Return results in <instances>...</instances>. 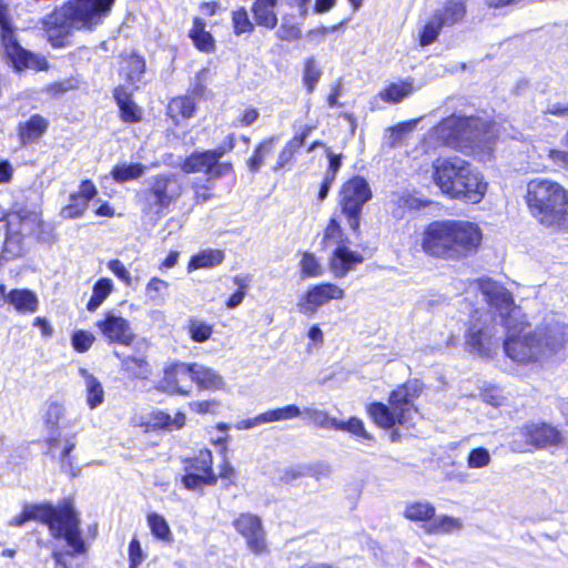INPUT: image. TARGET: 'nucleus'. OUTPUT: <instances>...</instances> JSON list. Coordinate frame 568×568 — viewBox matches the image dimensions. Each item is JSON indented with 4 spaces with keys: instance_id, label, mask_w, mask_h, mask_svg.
Listing matches in <instances>:
<instances>
[{
    "instance_id": "f257e3e1",
    "label": "nucleus",
    "mask_w": 568,
    "mask_h": 568,
    "mask_svg": "<svg viewBox=\"0 0 568 568\" xmlns=\"http://www.w3.org/2000/svg\"><path fill=\"white\" fill-rule=\"evenodd\" d=\"M478 287L489 306L498 312L500 326L507 329V337L504 342L506 355L520 364L545 359L535 332L520 331L519 334H516L520 311L516 307L510 292L490 278L479 280Z\"/></svg>"
},
{
    "instance_id": "f03ea898",
    "label": "nucleus",
    "mask_w": 568,
    "mask_h": 568,
    "mask_svg": "<svg viewBox=\"0 0 568 568\" xmlns=\"http://www.w3.org/2000/svg\"><path fill=\"white\" fill-rule=\"evenodd\" d=\"M483 232L478 224L466 220H437L422 232L420 246L425 254L458 262L477 253Z\"/></svg>"
},
{
    "instance_id": "7ed1b4c3",
    "label": "nucleus",
    "mask_w": 568,
    "mask_h": 568,
    "mask_svg": "<svg viewBox=\"0 0 568 568\" xmlns=\"http://www.w3.org/2000/svg\"><path fill=\"white\" fill-rule=\"evenodd\" d=\"M114 0H70L43 18V30L53 47H63L74 30H92L108 16Z\"/></svg>"
},
{
    "instance_id": "20e7f679",
    "label": "nucleus",
    "mask_w": 568,
    "mask_h": 568,
    "mask_svg": "<svg viewBox=\"0 0 568 568\" xmlns=\"http://www.w3.org/2000/svg\"><path fill=\"white\" fill-rule=\"evenodd\" d=\"M495 123L475 116H449L436 125L429 138L436 143L454 149H471L480 161L489 159L497 139Z\"/></svg>"
},
{
    "instance_id": "39448f33",
    "label": "nucleus",
    "mask_w": 568,
    "mask_h": 568,
    "mask_svg": "<svg viewBox=\"0 0 568 568\" xmlns=\"http://www.w3.org/2000/svg\"><path fill=\"white\" fill-rule=\"evenodd\" d=\"M43 420L47 430L48 454L59 462L62 473L72 477L77 476L79 467L74 457L71 456V452L77 445V433L67 432L75 426L77 417H71L63 405L52 402L45 409Z\"/></svg>"
},
{
    "instance_id": "423d86ee",
    "label": "nucleus",
    "mask_w": 568,
    "mask_h": 568,
    "mask_svg": "<svg viewBox=\"0 0 568 568\" xmlns=\"http://www.w3.org/2000/svg\"><path fill=\"white\" fill-rule=\"evenodd\" d=\"M38 520L45 524L55 538H63L71 549L68 552H53V568H68L69 557L85 551L79 528L80 519L69 500H64L58 506L38 505Z\"/></svg>"
},
{
    "instance_id": "0eeeda50",
    "label": "nucleus",
    "mask_w": 568,
    "mask_h": 568,
    "mask_svg": "<svg viewBox=\"0 0 568 568\" xmlns=\"http://www.w3.org/2000/svg\"><path fill=\"white\" fill-rule=\"evenodd\" d=\"M527 204L531 214L544 225H559L568 212V191L558 182L535 179L527 184Z\"/></svg>"
},
{
    "instance_id": "6e6552de",
    "label": "nucleus",
    "mask_w": 568,
    "mask_h": 568,
    "mask_svg": "<svg viewBox=\"0 0 568 568\" xmlns=\"http://www.w3.org/2000/svg\"><path fill=\"white\" fill-rule=\"evenodd\" d=\"M420 392L422 384L418 381L408 382L390 393L389 405L373 403L367 407V412L374 422L383 428H390L396 424L412 426L414 415L417 413L414 399Z\"/></svg>"
},
{
    "instance_id": "1a4fd4ad",
    "label": "nucleus",
    "mask_w": 568,
    "mask_h": 568,
    "mask_svg": "<svg viewBox=\"0 0 568 568\" xmlns=\"http://www.w3.org/2000/svg\"><path fill=\"white\" fill-rule=\"evenodd\" d=\"M234 145V135L230 134L226 142L214 150L193 152L181 164V170L185 173L203 172L210 179H219L233 170L230 162H221V159L232 151Z\"/></svg>"
},
{
    "instance_id": "9d476101",
    "label": "nucleus",
    "mask_w": 568,
    "mask_h": 568,
    "mask_svg": "<svg viewBox=\"0 0 568 568\" xmlns=\"http://www.w3.org/2000/svg\"><path fill=\"white\" fill-rule=\"evenodd\" d=\"M181 195L179 183L170 175L159 174L149 180V187L138 194L145 213H160Z\"/></svg>"
},
{
    "instance_id": "9b49d317",
    "label": "nucleus",
    "mask_w": 568,
    "mask_h": 568,
    "mask_svg": "<svg viewBox=\"0 0 568 568\" xmlns=\"http://www.w3.org/2000/svg\"><path fill=\"white\" fill-rule=\"evenodd\" d=\"M339 196L342 212L349 227L356 232L359 227L363 205L372 197L368 183L362 176H354L343 184Z\"/></svg>"
},
{
    "instance_id": "f8f14e48",
    "label": "nucleus",
    "mask_w": 568,
    "mask_h": 568,
    "mask_svg": "<svg viewBox=\"0 0 568 568\" xmlns=\"http://www.w3.org/2000/svg\"><path fill=\"white\" fill-rule=\"evenodd\" d=\"M514 435L520 437L511 442V449L517 453L529 450V447L545 448L557 445L562 439L560 432L546 423L526 424Z\"/></svg>"
},
{
    "instance_id": "ddd939ff",
    "label": "nucleus",
    "mask_w": 568,
    "mask_h": 568,
    "mask_svg": "<svg viewBox=\"0 0 568 568\" xmlns=\"http://www.w3.org/2000/svg\"><path fill=\"white\" fill-rule=\"evenodd\" d=\"M494 324H486L479 318H475L467 332L466 344L471 352L481 356H490L498 347L499 337L497 336V326L500 325V317L496 312Z\"/></svg>"
},
{
    "instance_id": "4468645a",
    "label": "nucleus",
    "mask_w": 568,
    "mask_h": 568,
    "mask_svg": "<svg viewBox=\"0 0 568 568\" xmlns=\"http://www.w3.org/2000/svg\"><path fill=\"white\" fill-rule=\"evenodd\" d=\"M534 332L545 359L561 352L568 343V325L555 316L546 318Z\"/></svg>"
},
{
    "instance_id": "2eb2a0df",
    "label": "nucleus",
    "mask_w": 568,
    "mask_h": 568,
    "mask_svg": "<svg viewBox=\"0 0 568 568\" xmlns=\"http://www.w3.org/2000/svg\"><path fill=\"white\" fill-rule=\"evenodd\" d=\"M471 164L454 156L437 159L433 163V180L445 195H449L469 171Z\"/></svg>"
},
{
    "instance_id": "dca6fc26",
    "label": "nucleus",
    "mask_w": 568,
    "mask_h": 568,
    "mask_svg": "<svg viewBox=\"0 0 568 568\" xmlns=\"http://www.w3.org/2000/svg\"><path fill=\"white\" fill-rule=\"evenodd\" d=\"M8 12V6L0 0V30L4 53L13 67L20 70L27 67L31 53L24 50L16 40Z\"/></svg>"
},
{
    "instance_id": "f3484780",
    "label": "nucleus",
    "mask_w": 568,
    "mask_h": 568,
    "mask_svg": "<svg viewBox=\"0 0 568 568\" xmlns=\"http://www.w3.org/2000/svg\"><path fill=\"white\" fill-rule=\"evenodd\" d=\"M8 12V6L0 0V30L4 53L13 67L20 70L27 67L31 53L24 50L16 40Z\"/></svg>"
},
{
    "instance_id": "a211bd4d",
    "label": "nucleus",
    "mask_w": 568,
    "mask_h": 568,
    "mask_svg": "<svg viewBox=\"0 0 568 568\" xmlns=\"http://www.w3.org/2000/svg\"><path fill=\"white\" fill-rule=\"evenodd\" d=\"M345 292L339 286L332 283H322L308 288L305 295L297 303L298 311L313 316L324 305L332 300H342Z\"/></svg>"
},
{
    "instance_id": "6ab92c4d",
    "label": "nucleus",
    "mask_w": 568,
    "mask_h": 568,
    "mask_svg": "<svg viewBox=\"0 0 568 568\" xmlns=\"http://www.w3.org/2000/svg\"><path fill=\"white\" fill-rule=\"evenodd\" d=\"M236 531L246 540L247 548L255 555L267 551L265 531L261 519L250 513L241 514L234 521Z\"/></svg>"
},
{
    "instance_id": "aec40b11",
    "label": "nucleus",
    "mask_w": 568,
    "mask_h": 568,
    "mask_svg": "<svg viewBox=\"0 0 568 568\" xmlns=\"http://www.w3.org/2000/svg\"><path fill=\"white\" fill-rule=\"evenodd\" d=\"M466 173L464 179L457 182L456 189L448 196L466 203L477 204L484 199L488 184L483 174L473 165Z\"/></svg>"
},
{
    "instance_id": "412c9836",
    "label": "nucleus",
    "mask_w": 568,
    "mask_h": 568,
    "mask_svg": "<svg viewBox=\"0 0 568 568\" xmlns=\"http://www.w3.org/2000/svg\"><path fill=\"white\" fill-rule=\"evenodd\" d=\"M97 326L110 343L130 345L135 337L130 323L113 311L105 313Z\"/></svg>"
},
{
    "instance_id": "4be33fe9",
    "label": "nucleus",
    "mask_w": 568,
    "mask_h": 568,
    "mask_svg": "<svg viewBox=\"0 0 568 568\" xmlns=\"http://www.w3.org/2000/svg\"><path fill=\"white\" fill-rule=\"evenodd\" d=\"M95 185L90 180H84L79 185L78 192L71 193L69 203L61 209L64 219H77L83 215L89 202L97 195Z\"/></svg>"
},
{
    "instance_id": "5701e85b",
    "label": "nucleus",
    "mask_w": 568,
    "mask_h": 568,
    "mask_svg": "<svg viewBox=\"0 0 568 568\" xmlns=\"http://www.w3.org/2000/svg\"><path fill=\"white\" fill-rule=\"evenodd\" d=\"M186 377L190 378V364H173L165 368L163 379L159 385V389L169 394L190 395L191 387L185 388L182 385L183 379Z\"/></svg>"
},
{
    "instance_id": "b1692460",
    "label": "nucleus",
    "mask_w": 568,
    "mask_h": 568,
    "mask_svg": "<svg viewBox=\"0 0 568 568\" xmlns=\"http://www.w3.org/2000/svg\"><path fill=\"white\" fill-rule=\"evenodd\" d=\"M190 379L200 389L215 392L225 387L224 378L217 371L199 363L190 364Z\"/></svg>"
},
{
    "instance_id": "393cba45",
    "label": "nucleus",
    "mask_w": 568,
    "mask_h": 568,
    "mask_svg": "<svg viewBox=\"0 0 568 568\" xmlns=\"http://www.w3.org/2000/svg\"><path fill=\"white\" fill-rule=\"evenodd\" d=\"M363 261L362 254L352 251L345 245H339L334 250L329 258V268L336 277H344L356 265L363 263Z\"/></svg>"
},
{
    "instance_id": "a878e982",
    "label": "nucleus",
    "mask_w": 568,
    "mask_h": 568,
    "mask_svg": "<svg viewBox=\"0 0 568 568\" xmlns=\"http://www.w3.org/2000/svg\"><path fill=\"white\" fill-rule=\"evenodd\" d=\"M185 414L181 412H178L174 414V416H171L162 410H156L146 416L143 425L145 426L146 430H173L182 428L185 424Z\"/></svg>"
},
{
    "instance_id": "bb28decb",
    "label": "nucleus",
    "mask_w": 568,
    "mask_h": 568,
    "mask_svg": "<svg viewBox=\"0 0 568 568\" xmlns=\"http://www.w3.org/2000/svg\"><path fill=\"white\" fill-rule=\"evenodd\" d=\"M416 91L414 81L409 78L392 82L378 93V98L386 103L396 104L410 97Z\"/></svg>"
},
{
    "instance_id": "cd10ccee",
    "label": "nucleus",
    "mask_w": 568,
    "mask_h": 568,
    "mask_svg": "<svg viewBox=\"0 0 568 568\" xmlns=\"http://www.w3.org/2000/svg\"><path fill=\"white\" fill-rule=\"evenodd\" d=\"M313 130L312 125H305L300 134H295L282 149V151L278 154V159L276 162V165L274 170H278L284 168L286 164H288L296 151L304 144L306 138L311 134Z\"/></svg>"
},
{
    "instance_id": "c85d7f7f",
    "label": "nucleus",
    "mask_w": 568,
    "mask_h": 568,
    "mask_svg": "<svg viewBox=\"0 0 568 568\" xmlns=\"http://www.w3.org/2000/svg\"><path fill=\"white\" fill-rule=\"evenodd\" d=\"M466 9L462 0H445L433 14L440 19L445 26H452L460 21L465 16Z\"/></svg>"
},
{
    "instance_id": "c756f323",
    "label": "nucleus",
    "mask_w": 568,
    "mask_h": 568,
    "mask_svg": "<svg viewBox=\"0 0 568 568\" xmlns=\"http://www.w3.org/2000/svg\"><path fill=\"white\" fill-rule=\"evenodd\" d=\"M144 71L145 61L141 55L133 51L122 55L121 72L128 81L131 83L140 81Z\"/></svg>"
},
{
    "instance_id": "7c9ffc66",
    "label": "nucleus",
    "mask_w": 568,
    "mask_h": 568,
    "mask_svg": "<svg viewBox=\"0 0 568 568\" xmlns=\"http://www.w3.org/2000/svg\"><path fill=\"white\" fill-rule=\"evenodd\" d=\"M81 376L84 378V387L87 393V404L91 409L99 407L104 400V389L102 384L95 376L87 369H80Z\"/></svg>"
},
{
    "instance_id": "2f4dec72",
    "label": "nucleus",
    "mask_w": 568,
    "mask_h": 568,
    "mask_svg": "<svg viewBox=\"0 0 568 568\" xmlns=\"http://www.w3.org/2000/svg\"><path fill=\"white\" fill-rule=\"evenodd\" d=\"M275 6L276 0H256L253 6L256 23L268 29L275 28L277 23V17L274 11Z\"/></svg>"
},
{
    "instance_id": "473e14b6",
    "label": "nucleus",
    "mask_w": 568,
    "mask_h": 568,
    "mask_svg": "<svg viewBox=\"0 0 568 568\" xmlns=\"http://www.w3.org/2000/svg\"><path fill=\"white\" fill-rule=\"evenodd\" d=\"M464 524L459 518L440 515L433 517V520L426 527V532L435 535L453 534L462 530Z\"/></svg>"
},
{
    "instance_id": "72a5a7b5",
    "label": "nucleus",
    "mask_w": 568,
    "mask_h": 568,
    "mask_svg": "<svg viewBox=\"0 0 568 568\" xmlns=\"http://www.w3.org/2000/svg\"><path fill=\"white\" fill-rule=\"evenodd\" d=\"M145 165L141 163H119L112 171L111 175L118 183H125L132 180H138L145 172Z\"/></svg>"
},
{
    "instance_id": "f704fd0d",
    "label": "nucleus",
    "mask_w": 568,
    "mask_h": 568,
    "mask_svg": "<svg viewBox=\"0 0 568 568\" xmlns=\"http://www.w3.org/2000/svg\"><path fill=\"white\" fill-rule=\"evenodd\" d=\"M195 102L191 97H178L168 105V114L178 122L179 119H189L194 114Z\"/></svg>"
},
{
    "instance_id": "c9c22d12",
    "label": "nucleus",
    "mask_w": 568,
    "mask_h": 568,
    "mask_svg": "<svg viewBox=\"0 0 568 568\" xmlns=\"http://www.w3.org/2000/svg\"><path fill=\"white\" fill-rule=\"evenodd\" d=\"M116 356L121 358L123 371L129 373L135 378H148L151 373V367L143 356H124L121 357L119 353Z\"/></svg>"
},
{
    "instance_id": "e433bc0d",
    "label": "nucleus",
    "mask_w": 568,
    "mask_h": 568,
    "mask_svg": "<svg viewBox=\"0 0 568 568\" xmlns=\"http://www.w3.org/2000/svg\"><path fill=\"white\" fill-rule=\"evenodd\" d=\"M7 300L20 313L36 310V295L30 290H12L7 295Z\"/></svg>"
},
{
    "instance_id": "4c0bfd02",
    "label": "nucleus",
    "mask_w": 568,
    "mask_h": 568,
    "mask_svg": "<svg viewBox=\"0 0 568 568\" xmlns=\"http://www.w3.org/2000/svg\"><path fill=\"white\" fill-rule=\"evenodd\" d=\"M190 38L193 40L195 47L203 52H211L214 49L213 37L205 31V24L199 18H195L193 21Z\"/></svg>"
},
{
    "instance_id": "58836bf2",
    "label": "nucleus",
    "mask_w": 568,
    "mask_h": 568,
    "mask_svg": "<svg viewBox=\"0 0 568 568\" xmlns=\"http://www.w3.org/2000/svg\"><path fill=\"white\" fill-rule=\"evenodd\" d=\"M435 516V507L429 501H415L406 505L404 517L412 521H426Z\"/></svg>"
},
{
    "instance_id": "ea45409f",
    "label": "nucleus",
    "mask_w": 568,
    "mask_h": 568,
    "mask_svg": "<svg viewBox=\"0 0 568 568\" xmlns=\"http://www.w3.org/2000/svg\"><path fill=\"white\" fill-rule=\"evenodd\" d=\"M114 285L112 280L103 277L100 278L93 286L92 296L88 302L87 308L93 312L106 300L113 291Z\"/></svg>"
},
{
    "instance_id": "a19ab883",
    "label": "nucleus",
    "mask_w": 568,
    "mask_h": 568,
    "mask_svg": "<svg viewBox=\"0 0 568 568\" xmlns=\"http://www.w3.org/2000/svg\"><path fill=\"white\" fill-rule=\"evenodd\" d=\"M224 260V253L220 250H206L194 255L190 263L189 270H197L202 267H213L220 265Z\"/></svg>"
},
{
    "instance_id": "79ce46f5",
    "label": "nucleus",
    "mask_w": 568,
    "mask_h": 568,
    "mask_svg": "<svg viewBox=\"0 0 568 568\" xmlns=\"http://www.w3.org/2000/svg\"><path fill=\"white\" fill-rule=\"evenodd\" d=\"M443 27L445 24L442 23L440 19L432 13L419 31V44L426 47L435 42Z\"/></svg>"
},
{
    "instance_id": "37998d69",
    "label": "nucleus",
    "mask_w": 568,
    "mask_h": 568,
    "mask_svg": "<svg viewBox=\"0 0 568 568\" xmlns=\"http://www.w3.org/2000/svg\"><path fill=\"white\" fill-rule=\"evenodd\" d=\"M115 100L120 108L121 119L125 122H138L141 119V111L138 105L120 90L115 91Z\"/></svg>"
},
{
    "instance_id": "c03bdc74",
    "label": "nucleus",
    "mask_w": 568,
    "mask_h": 568,
    "mask_svg": "<svg viewBox=\"0 0 568 568\" xmlns=\"http://www.w3.org/2000/svg\"><path fill=\"white\" fill-rule=\"evenodd\" d=\"M302 410L296 405H287L281 408L262 413V420L266 423L288 420L298 417Z\"/></svg>"
},
{
    "instance_id": "a18cd8bd",
    "label": "nucleus",
    "mask_w": 568,
    "mask_h": 568,
    "mask_svg": "<svg viewBox=\"0 0 568 568\" xmlns=\"http://www.w3.org/2000/svg\"><path fill=\"white\" fill-rule=\"evenodd\" d=\"M148 525L154 537L164 541L171 540L172 532L164 517L155 513L149 514Z\"/></svg>"
},
{
    "instance_id": "49530a36",
    "label": "nucleus",
    "mask_w": 568,
    "mask_h": 568,
    "mask_svg": "<svg viewBox=\"0 0 568 568\" xmlns=\"http://www.w3.org/2000/svg\"><path fill=\"white\" fill-rule=\"evenodd\" d=\"M274 144L275 138H271L257 145L253 156L247 162L251 171L256 172L260 170V168L264 164L265 158L273 151Z\"/></svg>"
},
{
    "instance_id": "de8ad7c7",
    "label": "nucleus",
    "mask_w": 568,
    "mask_h": 568,
    "mask_svg": "<svg viewBox=\"0 0 568 568\" xmlns=\"http://www.w3.org/2000/svg\"><path fill=\"white\" fill-rule=\"evenodd\" d=\"M187 332L194 342L203 343L211 337L213 327L212 325L197 318H190L187 324Z\"/></svg>"
},
{
    "instance_id": "09e8293b",
    "label": "nucleus",
    "mask_w": 568,
    "mask_h": 568,
    "mask_svg": "<svg viewBox=\"0 0 568 568\" xmlns=\"http://www.w3.org/2000/svg\"><path fill=\"white\" fill-rule=\"evenodd\" d=\"M302 414H305L311 422L322 428L336 429V427L339 426L337 425V419L329 416L325 410L306 407L304 410H302Z\"/></svg>"
},
{
    "instance_id": "8fccbe9b",
    "label": "nucleus",
    "mask_w": 568,
    "mask_h": 568,
    "mask_svg": "<svg viewBox=\"0 0 568 568\" xmlns=\"http://www.w3.org/2000/svg\"><path fill=\"white\" fill-rule=\"evenodd\" d=\"M491 463V455L485 447L471 448L467 455L466 464L470 469L486 468Z\"/></svg>"
},
{
    "instance_id": "3c124183",
    "label": "nucleus",
    "mask_w": 568,
    "mask_h": 568,
    "mask_svg": "<svg viewBox=\"0 0 568 568\" xmlns=\"http://www.w3.org/2000/svg\"><path fill=\"white\" fill-rule=\"evenodd\" d=\"M168 288L169 283L166 281L152 277L146 284L145 295L150 301L161 304L165 300Z\"/></svg>"
},
{
    "instance_id": "603ef678",
    "label": "nucleus",
    "mask_w": 568,
    "mask_h": 568,
    "mask_svg": "<svg viewBox=\"0 0 568 568\" xmlns=\"http://www.w3.org/2000/svg\"><path fill=\"white\" fill-rule=\"evenodd\" d=\"M322 71L317 67V63L314 58H308L304 62L303 70V83L307 88L308 92H312L317 82L321 79Z\"/></svg>"
},
{
    "instance_id": "864d4df0",
    "label": "nucleus",
    "mask_w": 568,
    "mask_h": 568,
    "mask_svg": "<svg viewBox=\"0 0 568 568\" xmlns=\"http://www.w3.org/2000/svg\"><path fill=\"white\" fill-rule=\"evenodd\" d=\"M213 458L209 449L199 452V455L190 466L192 473H200L201 475H215L212 468Z\"/></svg>"
},
{
    "instance_id": "5fc2aeb1",
    "label": "nucleus",
    "mask_w": 568,
    "mask_h": 568,
    "mask_svg": "<svg viewBox=\"0 0 568 568\" xmlns=\"http://www.w3.org/2000/svg\"><path fill=\"white\" fill-rule=\"evenodd\" d=\"M217 481L216 475H201L200 473L189 471L182 477V483L186 489H196L202 485H215Z\"/></svg>"
},
{
    "instance_id": "6e6d98bb",
    "label": "nucleus",
    "mask_w": 568,
    "mask_h": 568,
    "mask_svg": "<svg viewBox=\"0 0 568 568\" xmlns=\"http://www.w3.org/2000/svg\"><path fill=\"white\" fill-rule=\"evenodd\" d=\"M344 242V233L339 225V223L336 221V219L332 217L324 231L323 235V243L324 245H343Z\"/></svg>"
},
{
    "instance_id": "4d7b16f0",
    "label": "nucleus",
    "mask_w": 568,
    "mask_h": 568,
    "mask_svg": "<svg viewBox=\"0 0 568 568\" xmlns=\"http://www.w3.org/2000/svg\"><path fill=\"white\" fill-rule=\"evenodd\" d=\"M301 272L304 276L316 277L323 272L322 265L314 254L305 252L300 262Z\"/></svg>"
},
{
    "instance_id": "13d9d810",
    "label": "nucleus",
    "mask_w": 568,
    "mask_h": 568,
    "mask_svg": "<svg viewBox=\"0 0 568 568\" xmlns=\"http://www.w3.org/2000/svg\"><path fill=\"white\" fill-rule=\"evenodd\" d=\"M337 425L339 426L336 427V430H345L364 439L372 438L366 432L363 422L356 417H352L347 422L337 420Z\"/></svg>"
},
{
    "instance_id": "bf43d9fd",
    "label": "nucleus",
    "mask_w": 568,
    "mask_h": 568,
    "mask_svg": "<svg viewBox=\"0 0 568 568\" xmlns=\"http://www.w3.org/2000/svg\"><path fill=\"white\" fill-rule=\"evenodd\" d=\"M93 342V334L83 329L75 331L71 337L73 348L80 353L87 352L92 346Z\"/></svg>"
},
{
    "instance_id": "052dcab7",
    "label": "nucleus",
    "mask_w": 568,
    "mask_h": 568,
    "mask_svg": "<svg viewBox=\"0 0 568 568\" xmlns=\"http://www.w3.org/2000/svg\"><path fill=\"white\" fill-rule=\"evenodd\" d=\"M233 27L234 32L236 34H242L245 32H251L253 30V24L248 19L247 11L244 8H240L233 12Z\"/></svg>"
},
{
    "instance_id": "680f3d73",
    "label": "nucleus",
    "mask_w": 568,
    "mask_h": 568,
    "mask_svg": "<svg viewBox=\"0 0 568 568\" xmlns=\"http://www.w3.org/2000/svg\"><path fill=\"white\" fill-rule=\"evenodd\" d=\"M190 409L197 414H216L220 408L217 399L194 400L189 404Z\"/></svg>"
},
{
    "instance_id": "e2e57ef3",
    "label": "nucleus",
    "mask_w": 568,
    "mask_h": 568,
    "mask_svg": "<svg viewBox=\"0 0 568 568\" xmlns=\"http://www.w3.org/2000/svg\"><path fill=\"white\" fill-rule=\"evenodd\" d=\"M108 267L125 285L130 286L132 284L131 273L121 261L111 260L108 263Z\"/></svg>"
},
{
    "instance_id": "0e129e2a",
    "label": "nucleus",
    "mask_w": 568,
    "mask_h": 568,
    "mask_svg": "<svg viewBox=\"0 0 568 568\" xmlns=\"http://www.w3.org/2000/svg\"><path fill=\"white\" fill-rule=\"evenodd\" d=\"M483 402L494 407H500L505 404L506 397L497 387L487 388L481 393Z\"/></svg>"
},
{
    "instance_id": "69168bd1",
    "label": "nucleus",
    "mask_w": 568,
    "mask_h": 568,
    "mask_svg": "<svg viewBox=\"0 0 568 568\" xmlns=\"http://www.w3.org/2000/svg\"><path fill=\"white\" fill-rule=\"evenodd\" d=\"M129 559L130 568H138L144 559L140 541L135 538H133L129 545Z\"/></svg>"
},
{
    "instance_id": "338daca9",
    "label": "nucleus",
    "mask_w": 568,
    "mask_h": 568,
    "mask_svg": "<svg viewBox=\"0 0 568 568\" xmlns=\"http://www.w3.org/2000/svg\"><path fill=\"white\" fill-rule=\"evenodd\" d=\"M19 136L22 144L33 142L36 138V115L30 116L23 126H20Z\"/></svg>"
},
{
    "instance_id": "774afa93",
    "label": "nucleus",
    "mask_w": 568,
    "mask_h": 568,
    "mask_svg": "<svg viewBox=\"0 0 568 568\" xmlns=\"http://www.w3.org/2000/svg\"><path fill=\"white\" fill-rule=\"evenodd\" d=\"M548 158L555 165L568 170V151L551 149L548 152Z\"/></svg>"
}]
</instances>
